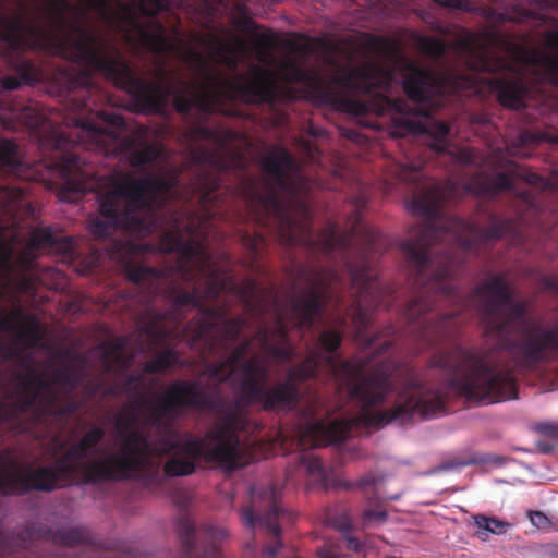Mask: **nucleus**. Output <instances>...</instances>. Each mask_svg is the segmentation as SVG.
I'll return each instance as SVG.
<instances>
[{"label": "nucleus", "instance_id": "obj_1", "mask_svg": "<svg viewBox=\"0 0 558 558\" xmlns=\"http://www.w3.org/2000/svg\"><path fill=\"white\" fill-rule=\"evenodd\" d=\"M159 250L165 253H177V260L161 269L144 264L128 263L125 276L133 287L124 298L129 304L141 308V319H147L146 331L157 342L184 338L192 345L202 344L208 354L230 350L227 360L239 371L234 378L238 395L231 401L207 392L218 402L219 410H209L218 415L215 424L226 421L228 408L238 402L235 415L238 423L232 426L223 440L233 445L231 465L234 470L244 466L242 445L239 433L250 427V408L259 407L266 412L290 411L300 401V385L315 378L322 363H326L332 375L348 388L351 400L360 405L356 421L365 426L383 427L395 420H407L409 412L404 410V400L385 411L377 410L391 393L390 377L392 365L388 361H379L367 373V363L360 359L341 361L332 354L342 342L339 329H327L320 332L318 342L329 355L314 352L300 364L287 371L284 380L267 385L268 366L258 356L245 359L252 348L253 340L244 339L238 345L242 330L247 327V315L229 317L227 304L207 305L221 294H233L243 304L236 289L242 288L228 274L227 264H219L208 245L207 238L197 232L193 221L184 214L174 211L168 229L161 234ZM355 420H335L307 422L300 428L299 438L302 447L317 448L329 442L345 440Z\"/></svg>", "mask_w": 558, "mask_h": 558}, {"label": "nucleus", "instance_id": "obj_2", "mask_svg": "<svg viewBox=\"0 0 558 558\" xmlns=\"http://www.w3.org/2000/svg\"><path fill=\"white\" fill-rule=\"evenodd\" d=\"M259 166L266 174L262 190L252 183L248 193V205L257 222L286 246L304 243L326 257L338 253L350 280L345 289L336 269L301 266L298 278L306 287L290 300L294 326L310 330L315 319L330 307L343 313L342 320L350 318L359 333H363L372 323L374 311L388 310L392 299L391 288L380 282L374 266L380 233L363 221L361 209L366 204L365 197L356 199L347 231L340 232L337 223L328 222L314 238L310 182L298 160L286 147L274 145L260 157Z\"/></svg>", "mask_w": 558, "mask_h": 558}, {"label": "nucleus", "instance_id": "obj_3", "mask_svg": "<svg viewBox=\"0 0 558 558\" xmlns=\"http://www.w3.org/2000/svg\"><path fill=\"white\" fill-rule=\"evenodd\" d=\"M480 292L487 295L481 304L483 323L486 331L499 339V350L481 352L456 343L448 350H439L429 359V366L440 369L448 378L437 388L426 387L414 368L397 367L387 360L392 365L391 391L393 379L404 375L392 407L403 399L409 417L395 423H409L415 415L429 418L442 413L449 393L487 404L515 399L518 386L513 371L499 351L508 354L519 372H534L558 361V323L543 325L527 319V302L515 301L504 275L487 279L475 291Z\"/></svg>", "mask_w": 558, "mask_h": 558}, {"label": "nucleus", "instance_id": "obj_4", "mask_svg": "<svg viewBox=\"0 0 558 558\" xmlns=\"http://www.w3.org/2000/svg\"><path fill=\"white\" fill-rule=\"evenodd\" d=\"M423 169L424 161L410 156L403 160L393 159L388 165L389 174L412 189L410 207L413 214L426 218V221L410 229L409 238L400 246L416 291L404 310L415 353L441 342H453L460 328L459 311L441 313L436 305L439 301L456 302L462 299L454 281L459 260L451 248L434 252L433 247L450 242L471 251L497 241L515 229L513 219H501L495 215H492L489 226L484 228L460 217L445 216L444 201L457 194V185L448 182L442 190L425 179Z\"/></svg>", "mask_w": 558, "mask_h": 558}, {"label": "nucleus", "instance_id": "obj_5", "mask_svg": "<svg viewBox=\"0 0 558 558\" xmlns=\"http://www.w3.org/2000/svg\"><path fill=\"white\" fill-rule=\"evenodd\" d=\"M144 387L143 374H129L120 385H112L107 390L108 395L122 392L129 398V402L114 416V428L122 437V444H126L133 433H138L147 442V450L131 453L138 462L134 478L154 468V458L170 453L172 456L163 464V473L168 477L193 474L199 461L219 463L227 470H234L231 465L234 447L223 438L239 422L234 413L238 402L228 408L225 423L214 424L204 437L178 439L172 423L184 410H219V403L195 380L177 379L161 395L149 397L143 395Z\"/></svg>", "mask_w": 558, "mask_h": 558}, {"label": "nucleus", "instance_id": "obj_6", "mask_svg": "<svg viewBox=\"0 0 558 558\" xmlns=\"http://www.w3.org/2000/svg\"><path fill=\"white\" fill-rule=\"evenodd\" d=\"M279 72L288 84H302L306 97L312 101L344 112L361 121L368 116L391 114V134L395 137L426 135L427 145L439 154L450 153L448 135L450 126L445 121L429 119L430 106L438 85L434 74L421 68H413L402 80V88L410 100L415 102L417 114L401 98L387 95L393 83V73L375 62L353 66L341 75L326 80L319 73L303 68L293 58L279 63Z\"/></svg>", "mask_w": 558, "mask_h": 558}, {"label": "nucleus", "instance_id": "obj_7", "mask_svg": "<svg viewBox=\"0 0 558 558\" xmlns=\"http://www.w3.org/2000/svg\"><path fill=\"white\" fill-rule=\"evenodd\" d=\"M105 435L104 427L93 426L49 465L0 472V495L8 497L24 496L31 492L50 493L71 485L77 478L89 485L133 480L138 462L131 453L147 450L146 440L138 433H133L119 451L88 460Z\"/></svg>", "mask_w": 558, "mask_h": 558}, {"label": "nucleus", "instance_id": "obj_8", "mask_svg": "<svg viewBox=\"0 0 558 558\" xmlns=\"http://www.w3.org/2000/svg\"><path fill=\"white\" fill-rule=\"evenodd\" d=\"M179 173L168 171L161 175L128 178L116 182L99 197L100 218L89 221V231L97 238H108L117 230L136 238H145L159 228L160 201L178 193Z\"/></svg>", "mask_w": 558, "mask_h": 558}, {"label": "nucleus", "instance_id": "obj_9", "mask_svg": "<svg viewBox=\"0 0 558 558\" xmlns=\"http://www.w3.org/2000/svg\"><path fill=\"white\" fill-rule=\"evenodd\" d=\"M236 290L244 311L258 323L254 339L278 363L290 362L294 348L289 342V325L275 289L248 278Z\"/></svg>", "mask_w": 558, "mask_h": 558}, {"label": "nucleus", "instance_id": "obj_10", "mask_svg": "<svg viewBox=\"0 0 558 558\" xmlns=\"http://www.w3.org/2000/svg\"><path fill=\"white\" fill-rule=\"evenodd\" d=\"M243 525L254 533L255 529L264 531L269 537V544L263 549L264 558H277L282 547L280 539V522L292 520V514L280 505L275 487H268L257 495L253 493L252 505L240 510Z\"/></svg>", "mask_w": 558, "mask_h": 558}, {"label": "nucleus", "instance_id": "obj_11", "mask_svg": "<svg viewBox=\"0 0 558 558\" xmlns=\"http://www.w3.org/2000/svg\"><path fill=\"white\" fill-rule=\"evenodd\" d=\"M173 498L181 510L177 519V533L181 544L179 558H222L218 546L228 536L227 531L208 524L196 526L187 512V494L178 492Z\"/></svg>", "mask_w": 558, "mask_h": 558}, {"label": "nucleus", "instance_id": "obj_12", "mask_svg": "<svg viewBox=\"0 0 558 558\" xmlns=\"http://www.w3.org/2000/svg\"><path fill=\"white\" fill-rule=\"evenodd\" d=\"M474 57L472 69L475 72L505 74L489 81L490 89L496 94V98L502 107L513 110L525 107L529 88L523 80L514 73V66L507 59L487 49L477 51Z\"/></svg>", "mask_w": 558, "mask_h": 558}, {"label": "nucleus", "instance_id": "obj_13", "mask_svg": "<svg viewBox=\"0 0 558 558\" xmlns=\"http://www.w3.org/2000/svg\"><path fill=\"white\" fill-rule=\"evenodd\" d=\"M33 373L41 376V378L47 381L51 390L53 392V404L51 409H46L41 404L43 393L39 392V397L34 403V405L22 414L33 412V415L37 422H43L47 418H54L58 421H68L78 409V405L75 401L68 400L63 403H60V396L57 389L54 388V384H60L66 387L70 391L78 388L82 384V375L80 369L74 366L68 365L59 368H54L52 371V380H47L44 378V375L37 373L32 367H27L23 374ZM22 375V373L20 374Z\"/></svg>", "mask_w": 558, "mask_h": 558}, {"label": "nucleus", "instance_id": "obj_14", "mask_svg": "<svg viewBox=\"0 0 558 558\" xmlns=\"http://www.w3.org/2000/svg\"><path fill=\"white\" fill-rule=\"evenodd\" d=\"M15 545L22 549H33L37 543H49L64 547H96L94 536L88 529L77 526L72 529L52 530L47 525L33 523L24 527L14 541Z\"/></svg>", "mask_w": 558, "mask_h": 558}, {"label": "nucleus", "instance_id": "obj_15", "mask_svg": "<svg viewBox=\"0 0 558 558\" xmlns=\"http://www.w3.org/2000/svg\"><path fill=\"white\" fill-rule=\"evenodd\" d=\"M16 380V400L13 402L0 401V425L19 420L23 412L34 405L39 392L43 393V407L46 409L52 408L53 392L50 385L41 376L26 373L17 376Z\"/></svg>", "mask_w": 558, "mask_h": 558}, {"label": "nucleus", "instance_id": "obj_16", "mask_svg": "<svg viewBox=\"0 0 558 558\" xmlns=\"http://www.w3.org/2000/svg\"><path fill=\"white\" fill-rule=\"evenodd\" d=\"M514 179H520L534 186H545L546 180L531 170L515 163L509 162L506 171L495 175L480 173L474 175L465 185L466 193L483 197H494L501 191H513Z\"/></svg>", "mask_w": 558, "mask_h": 558}, {"label": "nucleus", "instance_id": "obj_17", "mask_svg": "<svg viewBox=\"0 0 558 558\" xmlns=\"http://www.w3.org/2000/svg\"><path fill=\"white\" fill-rule=\"evenodd\" d=\"M203 158L213 166L211 169H202L191 183V197L195 198L204 210L206 218L214 217L220 207V195L217 192L221 186V172L227 168L225 160L215 154L204 153Z\"/></svg>", "mask_w": 558, "mask_h": 558}, {"label": "nucleus", "instance_id": "obj_18", "mask_svg": "<svg viewBox=\"0 0 558 558\" xmlns=\"http://www.w3.org/2000/svg\"><path fill=\"white\" fill-rule=\"evenodd\" d=\"M0 330L13 333L14 343L23 350L38 347L44 336V330L36 316L25 314L22 308L2 315Z\"/></svg>", "mask_w": 558, "mask_h": 558}, {"label": "nucleus", "instance_id": "obj_19", "mask_svg": "<svg viewBox=\"0 0 558 558\" xmlns=\"http://www.w3.org/2000/svg\"><path fill=\"white\" fill-rule=\"evenodd\" d=\"M554 25H558L557 20H551ZM545 49L531 48L522 53L523 62L527 68L534 69L538 75L554 85H558V28L544 32Z\"/></svg>", "mask_w": 558, "mask_h": 558}, {"label": "nucleus", "instance_id": "obj_20", "mask_svg": "<svg viewBox=\"0 0 558 558\" xmlns=\"http://www.w3.org/2000/svg\"><path fill=\"white\" fill-rule=\"evenodd\" d=\"M29 246L36 251L62 256H71L74 253L71 238L54 232L50 227L35 229L31 234Z\"/></svg>", "mask_w": 558, "mask_h": 558}, {"label": "nucleus", "instance_id": "obj_21", "mask_svg": "<svg viewBox=\"0 0 558 558\" xmlns=\"http://www.w3.org/2000/svg\"><path fill=\"white\" fill-rule=\"evenodd\" d=\"M531 5L532 8L527 9L521 4H513L509 8H506L504 12H500L498 17L501 22H532L534 25L541 26L548 24V17L545 14L536 12V10L558 8L554 0H532Z\"/></svg>", "mask_w": 558, "mask_h": 558}, {"label": "nucleus", "instance_id": "obj_22", "mask_svg": "<svg viewBox=\"0 0 558 558\" xmlns=\"http://www.w3.org/2000/svg\"><path fill=\"white\" fill-rule=\"evenodd\" d=\"M210 49L229 70L235 71L240 61L247 54L250 47L243 39L228 44L216 35L210 37Z\"/></svg>", "mask_w": 558, "mask_h": 558}, {"label": "nucleus", "instance_id": "obj_23", "mask_svg": "<svg viewBox=\"0 0 558 558\" xmlns=\"http://www.w3.org/2000/svg\"><path fill=\"white\" fill-rule=\"evenodd\" d=\"M257 28L258 26L250 20L244 23V31L254 38L257 59L266 62L270 57L269 51L277 47L276 36L269 32L256 33Z\"/></svg>", "mask_w": 558, "mask_h": 558}, {"label": "nucleus", "instance_id": "obj_24", "mask_svg": "<svg viewBox=\"0 0 558 558\" xmlns=\"http://www.w3.org/2000/svg\"><path fill=\"white\" fill-rule=\"evenodd\" d=\"M105 371L110 373L120 368H128L124 361V342L121 339L107 341L100 345Z\"/></svg>", "mask_w": 558, "mask_h": 558}, {"label": "nucleus", "instance_id": "obj_25", "mask_svg": "<svg viewBox=\"0 0 558 558\" xmlns=\"http://www.w3.org/2000/svg\"><path fill=\"white\" fill-rule=\"evenodd\" d=\"M298 468L312 477L324 488L329 486L328 473L320 459L312 452H303L298 456Z\"/></svg>", "mask_w": 558, "mask_h": 558}, {"label": "nucleus", "instance_id": "obj_26", "mask_svg": "<svg viewBox=\"0 0 558 558\" xmlns=\"http://www.w3.org/2000/svg\"><path fill=\"white\" fill-rule=\"evenodd\" d=\"M180 362L179 354L173 349H167L162 352L157 353L150 360L145 362L143 366V376L145 374H155L169 369L172 366L178 365Z\"/></svg>", "mask_w": 558, "mask_h": 558}, {"label": "nucleus", "instance_id": "obj_27", "mask_svg": "<svg viewBox=\"0 0 558 558\" xmlns=\"http://www.w3.org/2000/svg\"><path fill=\"white\" fill-rule=\"evenodd\" d=\"M20 165L16 143L8 138L0 140V167L16 170Z\"/></svg>", "mask_w": 558, "mask_h": 558}, {"label": "nucleus", "instance_id": "obj_28", "mask_svg": "<svg viewBox=\"0 0 558 558\" xmlns=\"http://www.w3.org/2000/svg\"><path fill=\"white\" fill-rule=\"evenodd\" d=\"M234 371L227 357L210 362L206 367L207 375L210 378L218 379L220 383L230 380Z\"/></svg>", "mask_w": 558, "mask_h": 558}, {"label": "nucleus", "instance_id": "obj_29", "mask_svg": "<svg viewBox=\"0 0 558 558\" xmlns=\"http://www.w3.org/2000/svg\"><path fill=\"white\" fill-rule=\"evenodd\" d=\"M23 197V191L20 187H8L0 185V210L3 214H9L14 209V206Z\"/></svg>", "mask_w": 558, "mask_h": 558}, {"label": "nucleus", "instance_id": "obj_30", "mask_svg": "<svg viewBox=\"0 0 558 558\" xmlns=\"http://www.w3.org/2000/svg\"><path fill=\"white\" fill-rule=\"evenodd\" d=\"M474 522L478 529H482L493 534L505 533L507 531V527L509 526V523L505 521L495 518H489L483 514L475 515Z\"/></svg>", "mask_w": 558, "mask_h": 558}, {"label": "nucleus", "instance_id": "obj_31", "mask_svg": "<svg viewBox=\"0 0 558 558\" xmlns=\"http://www.w3.org/2000/svg\"><path fill=\"white\" fill-rule=\"evenodd\" d=\"M17 118H20L29 129L33 130L39 129L45 121L44 117L29 106L24 107Z\"/></svg>", "mask_w": 558, "mask_h": 558}, {"label": "nucleus", "instance_id": "obj_32", "mask_svg": "<svg viewBox=\"0 0 558 558\" xmlns=\"http://www.w3.org/2000/svg\"><path fill=\"white\" fill-rule=\"evenodd\" d=\"M244 246L253 254L254 257L259 255L260 250L266 244L264 235L255 232L253 235L245 233L242 238Z\"/></svg>", "mask_w": 558, "mask_h": 558}, {"label": "nucleus", "instance_id": "obj_33", "mask_svg": "<svg viewBox=\"0 0 558 558\" xmlns=\"http://www.w3.org/2000/svg\"><path fill=\"white\" fill-rule=\"evenodd\" d=\"M110 548L117 550L122 558H155L150 554L135 551L132 546L125 542H117Z\"/></svg>", "mask_w": 558, "mask_h": 558}, {"label": "nucleus", "instance_id": "obj_34", "mask_svg": "<svg viewBox=\"0 0 558 558\" xmlns=\"http://www.w3.org/2000/svg\"><path fill=\"white\" fill-rule=\"evenodd\" d=\"M423 50L434 58H441L446 52V47L442 41L428 38L423 41Z\"/></svg>", "mask_w": 558, "mask_h": 558}, {"label": "nucleus", "instance_id": "obj_35", "mask_svg": "<svg viewBox=\"0 0 558 558\" xmlns=\"http://www.w3.org/2000/svg\"><path fill=\"white\" fill-rule=\"evenodd\" d=\"M387 519V511L380 507L378 508H369V509H366L364 510L363 512V521L365 523H371V522H385Z\"/></svg>", "mask_w": 558, "mask_h": 558}, {"label": "nucleus", "instance_id": "obj_36", "mask_svg": "<svg viewBox=\"0 0 558 558\" xmlns=\"http://www.w3.org/2000/svg\"><path fill=\"white\" fill-rule=\"evenodd\" d=\"M538 281L544 291L550 292L558 296V276L557 275H542L539 277Z\"/></svg>", "mask_w": 558, "mask_h": 558}, {"label": "nucleus", "instance_id": "obj_37", "mask_svg": "<svg viewBox=\"0 0 558 558\" xmlns=\"http://www.w3.org/2000/svg\"><path fill=\"white\" fill-rule=\"evenodd\" d=\"M539 141L538 136L531 132H521L515 142L521 147H527L537 144Z\"/></svg>", "mask_w": 558, "mask_h": 558}, {"label": "nucleus", "instance_id": "obj_38", "mask_svg": "<svg viewBox=\"0 0 558 558\" xmlns=\"http://www.w3.org/2000/svg\"><path fill=\"white\" fill-rule=\"evenodd\" d=\"M529 518L537 529H544L549 524L548 518L541 511H530Z\"/></svg>", "mask_w": 558, "mask_h": 558}, {"label": "nucleus", "instance_id": "obj_39", "mask_svg": "<svg viewBox=\"0 0 558 558\" xmlns=\"http://www.w3.org/2000/svg\"><path fill=\"white\" fill-rule=\"evenodd\" d=\"M376 482H377L376 476L369 474V475H366V476L360 478L355 484L349 483V482L345 483L344 487L349 489V488H353V487L356 486V487H359L361 489H364V488H366L368 486L375 485Z\"/></svg>", "mask_w": 558, "mask_h": 558}, {"label": "nucleus", "instance_id": "obj_40", "mask_svg": "<svg viewBox=\"0 0 558 558\" xmlns=\"http://www.w3.org/2000/svg\"><path fill=\"white\" fill-rule=\"evenodd\" d=\"M457 159L463 165H473L475 162V153L470 148L460 149Z\"/></svg>", "mask_w": 558, "mask_h": 558}, {"label": "nucleus", "instance_id": "obj_41", "mask_svg": "<svg viewBox=\"0 0 558 558\" xmlns=\"http://www.w3.org/2000/svg\"><path fill=\"white\" fill-rule=\"evenodd\" d=\"M438 4L450 8V9H458V10H465L468 7L466 0H434Z\"/></svg>", "mask_w": 558, "mask_h": 558}, {"label": "nucleus", "instance_id": "obj_42", "mask_svg": "<svg viewBox=\"0 0 558 558\" xmlns=\"http://www.w3.org/2000/svg\"><path fill=\"white\" fill-rule=\"evenodd\" d=\"M319 558H341L338 551L329 547H323L318 550Z\"/></svg>", "mask_w": 558, "mask_h": 558}, {"label": "nucleus", "instance_id": "obj_43", "mask_svg": "<svg viewBox=\"0 0 558 558\" xmlns=\"http://www.w3.org/2000/svg\"><path fill=\"white\" fill-rule=\"evenodd\" d=\"M256 547H257V544H256V542L254 539L252 542H247L245 544V549L251 551V553H254Z\"/></svg>", "mask_w": 558, "mask_h": 558}, {"label": "nucleus", "instance_id": "obj_44", "mask_svg": "<svg viewBox=\"0 0 558 558\" xmlns=\"http://www.w3.org/2000/svg\"><path fill=\"white\" fill-rule=\"evenodd\" d=\"M391 343L389 341H384L381 344H380V348L384 350V351H387L389 348H390Z\"/></svg>", "mask_w": 558, "mask_h": 558}, {"label": "nucleus", "instance_id": "obj_45", "mask_svg": "<svg viewBox=\"0 0 558 558\" xmlns=\"http://www.w3.org/2000/svg\"><path fill=\"white\" fill-rule=\"evenodd\" d=\"M459 80H463V81H465V84H468V85H470V86H471V85H473V84L475 83V81H474V80H471L470 77H459Z\"/></svg>", "mask_w": 558, "mask_h": 558}, {"label": "nucleus", "instance_id": "obj_46", "mask_svg": "<svg viewBox=\"0 0 558 558\" xmlns=\"http://www.w3.org/2000/svg\"><path fill=\"white\" fill-rule=\"evenodd\" d=\"M340 530L343 531V532H347L350 530V524L349 523H344L340 526Z\"/></svg>", "mask_w": 558, "mask_h": 558}, {"label": "nucleus", "instance_id": "obj_47", "mask_svg": "<svg viewBox=\"0 0 558 558\" xmlns=\"http://www.w3.org/2000/svg\"><path fill=\"white\" fill-rule=\"evenodd\" d=\"M10 257H11V253H10V252H8V253L5 254L4 262L7 263V262L10 259Z\"/></svg>", "mask_w": 558, "mask_h": 558}, {"label": "nucleus", "instance_id": "obj_48", "mask_svg": "<svg viewBox=\"0 0 558 558\" xmlns=\"http://www.w3.org/2000/svg\"><path fill=\"white\" fill-rule=\"evenodd\" d=\"M477 121L484 124V123H486V122H487V119H486L485 117H483V118H481V119H480V120H477Z\"/></svg>", "mask_w": 558, "mask_h": 558}, {"label": "nucleus", "instance_id": "obj_49", "mask_svg": "<svg viewBox=\"0 0 558 558\" xmlns=\"http://www.w3.org/2000/svg\"><path fill=\"white\" fill-rule=\"evenodd\" d=\"M287 44H288L289 46H291V47L293 48V50H296V47H295V45H294L292 41H288Z\"/></svg>", "mask_w": 558, "mask_h": 558}, {"label": "nucleus", "instance_id": "obj_50", "mask_svg": "<svg viewBox=\"0 0 558 558\" xmlns=\"http://www.w3.org/2000/svg\"><path fill=\"white\" fill-rule=\"evenodd\" d=\"M365 124H366V126H368V128H375V124H374L373 122H366Z\"/></svg>", "mask_w": 558, "mask_h": 558}, {"label": "nucleus", "instance_id": "obj_51", "mask_svg": "<svg viewBox=\"0 0 558 558\" xmlns=\"http://www.w3.org/2000/svg\"><path fill=\"white\" fill-rule=\"evenodd\" d=\"M308 149H310V157H311L312 159H314V153L312 151V148H308Z\"/></svg>", "mask_w": 558, "mask_h": 558}, {"label": "nucleus", "instance_id": "obj_52", "mask_svg": "<svg viewBox=\"0 0 558 558\" xmlns=\"http://www.w3.org/2000/svg\"><path fill=\"white\" fill-rule=\"evenodd\" d=\"M522 197H523L525 201H527V198H529V194H527V193H523Z\"/></svg>", "mask_w": 558, "mask_h": 558}, {"label": "nucleus", "instance_id": "obj_53", "mask_svg": "<svg viewBox=\"0 0 558 558\" xmlns=\"http://www.w3.org/2000/svg\"><path fill=\"white\" fill-rule=\"evenodd\" d=\"M373 343H374V340H369V341H368V343H367V345H368V347H372V345H373Z\"/></svg>", "mask_w": 558, "mask_h": 558}, {"label": "nucleus", "instance_id": "obj_54", "mask_svg": "<svg viewBox=\"0 0 558 558\" xmlns=\"http://www.w3.org/2000/svg\"><path fill=\"white\" fill-rule=\"evenodd\" d=\"M328 63L333 64V59H332V58H329V59H328Z\"/></svg>", "mask_w": 558, "mask_h": 558}]
</instances>
